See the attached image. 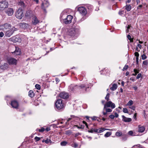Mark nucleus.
<instances>
[{
    "mask_svg": "<svg viewBox=\"0 0 148 148\" xmlns=\"http://www.w3.org/2000/svg\"><path fill=\"white\" fill-rule=\"evenodd\" d=\"M115 105L114 103H113L111 101L106 102L105 104H104V106L103 108V111L105 110L106 112L103 111L102 113L104 115H106L107 113L111 112L112 111V109L115 108Z\"/></svg>",
    "mask_w": 148,
    "mask_h": 148,
    "instance_id": "obj_1",
    "label": "nucleus"
},
{
    "mask_svg": "<svg viewBox=\"0 0 148 148\" xmlns=\"http://www.w3.org/2000/svg\"><path fill=\"white\" fill-rule=\"evenodd\" d=\"M73 17L71 15H67L66 13H62L60 17L61 21L63 20V22L65 24L70 23L72 21Z\"/></svg>",
    "mask_w": 148,
    "mask_h": 148,
    "instance_id": "obj_2",
    "label": "nucleus"
},
{
    "mask_svg": "<svg viewBox=\"0 0 148 148\" xmlns=\"http://www.w3.org/2000/svg\"><path fill=\"white\" fill-rule=\"evenodd\" d=\"M83 89L85 91H86V87L84 85V84H82L80 86L77 85H74L73 84H71L69 86L68 90L71 92H74L76 91L77 89Z\"/></svg>",
    "mask_w": 148,
    "mask_h": 148,
    "instance_id": "obj_3",
    "label": "nucleus"
},
{
    "mask_svg": "<svg viewBox=\"0 0 148 148\" xmlns=\"http://www.w3.org/2000/svg\"><path fill=\"white\" fill-rule=\"evenodd\" d=\"M56 108L58 110H63L65 107V105L61 99L57 100L55 104Z\"/></svg>",
    "mask_w": 148,
    "mask_h": 148,
    "instance_id": "obj_4",
    "label": "nucleus"
},
{
    "mask_svg": "<svg viewBox=\"0 0 148 148\" xmlns=\"http://www.w3.org/2000/svg\"><path fill=\"white\" fill-rule=\"evenodd\" d=\"M16 16L19 19H21L23 16V10L21 8H19L16 13Z\"/></svg>",
    "mask_w": 148,
    "mask_h": 148,
    "instance_id": "obj_5",
    "label": "nucleus"
},
{
    "mask_svg": "<svg viewBox=\"0 0 148 148\" xmlns=\"http://www.w3.org/2000/svg\"><path fill=\"white\" fill-rule=\"evenodd\" d=\"M78 10L79 13L83 16H85L87 14L86 8L84 7H80L78 8Z\"/></svg>",
    "mask_w": 148,
    "mask_h": 148,
    "instance_id": "obj_6",
    "label": "nucleus"
},
{
    "mask_svg": "<svg viewBox=\"0 0 148 148\" xmlns=\"http://www.w3.org/2000/svg\"><path fill=\"white\" fill-rule=\"evenodd\" d=\"M8 3L6 1H1L0 2V10H3L8 7Z\"/></svg>",
    "mask_w": 148,
    "mask_h": 148,
    "instance_id": "obj_7",
    "label": "nucleus"
},
{
    "mask_svg": "<svg viewBox=\"0 0 148 148\" xmlns=\"http://www.w3.org/2000/svg\"><path fill=\"white\" fill-rule=\"evenodd\" d=\"M16 30V28L14 27H13L11 29L6 32H5V35L6 36L10 37L13 33Z\"/></svg>",
    "mask_w": 148,
    "mask_h": 148,
    "instance_id": "obj_8",
    "label": "nucleus"
},
{
    "mask_svg": "<svg viewBox=\"0 0 148 148\" xmlns=\"http://www.w3.org/2000/svg\"><path fill=\"white\" fill-rule=\"evenodd\" d=\"M59 96L61 98L65 99L68 98L69 95L68 93L65 92H62L59 94Z\"/></svg>",
    "mask_w": 148,
    "mask_h": 148,
    "instance_id": "obj_9",
    "label": "nucleus"
},
{
    "mask_svg": "<svg viewBox=\"0 0 148 148\" xmlns=\"http://www.w3.org/2000/svg\"><path fill=\"white\" fill-rule=\"evenodd\" d=\"M8 61L9 64L10 65H16L17 62V60L13 58L8 59Z\"/></svg>",
    "mask_w": 148,
    "mask_h": 148,
    "instance_id": "obj_10",
    "label": "nucleus"
},
{
    "mask_svg": "<svg viewBox=\"0 0 148 148\" xmlns=\"http://www.w3.org/2000/svg\"><path fill=\"white\" fill-rule=\"evenodd\" d=\"M49 5V4L48 1L43 2L42 3L41 5V8L43 10L44 12H46V9L47 8Z\"/></svg>",
    "mask_w": 148,
    "mask_h": 148,
    "instance_id": "obj_11",
    "label": "nucleus"
},
{
    "mask_svg": "<svg viewBox=\"0 0 148 148\" xmlns=\"http://www.w3.org/2000/svg\"><path fill=\"white\" fill-rule=\"evenodd\" d=\"M11 25L9 23H5L0 26V27L3 29H9L11 27Z\"/></svg>",
    "mask_w": 148,
    "mask_h": 148,
    "instance_id": "obj_12",
    "label": "nucleus"
},
{
    "mask_svg": "<svg viewBox=\"0 0 148 148\" xmlns=\"http://www.w3.org/2000/svg\"><path fill=\"white\" fill-rule=\"evenodd\" d=\"M12 53L15 56H18L21 54V50L18 47H15V51Z\"/></svg>",
    "mask_w": 148,
    "mask_h": 148,
    "instance_id": "obj_13",
    "label": "nucleus"
},
{
    "mask_svg": "<svg viewBox=\"0 0 148 148\" xmlns=\"http://www.w3.org/2000/svg\"><path fill=\"white\" fill-rule=\"evenodd\" d=\"M34 12L31 10H28L25 13V17L27 18H30L32 17L34 15Z\"/></svg>",
    "mask_w": 148,
    "mask_h": 148,
    "instance_id": "obj_14",
    "label": "nucleus"
},
{
    "mask_svg": "<svg viewBox=\"0 0 148 148\" xmlns=\"http://www.w3.org/2000/svg\"><path fill=\"white\" fill-rule=\"evenodd\" d=\"M77 32V30L75 29L71 28L69 30V34L71 36H74L76 34Z\"/></svg>",
    "mask_w": 148,
    "mask_h": 148,
    "instance_id": "obj_15",
    "label": "nucleus"
},
{
    "mask_svg": "<svg viewBox=\"0 0 148 148\" xmlns=\"http://www.w3.org/2000/svg\"><path fill=\"white\" fill-rule=\"evenodd\" d=\"M5 13L8 16L12 15L14 13V11L12 8H8L5 11Z\"/></svg>",
    "mask_w": 148,
    "mask_h": 148,
    "instance_id": "obj_16",
    "label": "nucleus"
},
{
    "mask_svg": "<svg viewBox=\"0 0 148 148\" xmlns=\"http://www.w3.org/2000/svg\"><path fill=\"white\" fill-rule=\"evenodd\" d=\"M11 105L13 108L16 109H17L18 106V103L15 100L11 101Z\"/></svg>",
    "mask_w": 148,
    "mask_h": 148,
    "instance_id": "obj_17",
    "label": "nucleus"
},
{
    "mask_svg": "<svg viewBox=\"0 0 148 148\" xmlns=\"http://www.w3.org/2000/svg\"><path fill=\"white\" fill-rule=\"evenodd\" d=\"M39 23V20L37 18L36 16H34L33 18L32 21V24L34 25H36Z\"/></svg>",
    "mask_w": 148,
    "mask_h": 148,
    "instance_id": "obj_18",
    "label": "nucleus"
},
{
    "mask_svg": "<svg viewBox=\"0 0 148 148\" xmlns=\"http://www.w3.org/2000/svg\"><path fill=\"white\" fill-rule=\"evenodd\" d=\"M122 120L125 122H130L132 121V119L130 118H128L125 117L124 115L122 116Z\"/></svg>",
    "mask_w": 148,
    "mask_h": 148,
    "instance_id": "obj_19",
    "label": "nucleus"
},
{
    "mask_svg": "<svg viewBox=\"0 0 148 148\" xmlns=\"http://www.w3.org/2000/svg\"><path fill=\"white\" fill-rule=\"evenodd\" d=\"M145 127L144 126H139L138 131L139 132L142 133L145 130Z\"/></svg>",
    "mask_w": 148,
    "mask_h": 148,
    "instance_id": "obj_20",
    "label": "nucleus"
},
{
    "mask_svg": "<svg viewBox=\"0 0 148 148\" xmlns=\"http://www.w3.org/2000/svg\"><path fill=\"white\" fill-rule=\"evenodd\" d=\"M8 67V65L7 63H5L4 64L0 66V68L1 69L5 70L7 69Z\"/></svg>",
    "mask_w": 148,
    "mask_h": 148,
    "instance_id": "obj_21",
    "label": "nucleus"
},
{
    "mask_svg": "<svg viewBox=\"0 0 148 148\" xmlns=\"http://www.w3.org/2000/svg\"><path fill=\"white\" fill-rule=\"evenodd\" d=\"M112 86L110 88L111 90L112 91H114L117 89V86L116 84H112Z\"/></svg>",
    "mask_w": 148,
    "mask_h": 148,
    "instance_id": "obj_22",
    "label": "nucleus"
},
{
    "mask_svg": "<svg viewBox=\"0 0 148 148\" xmlns=\"http://www.w3.org/2000/svg\"><path fill=\"white\" fill-rule=\"evenodd\" d=\"M18 5L22 8H24L25 7V5L23 1H21L18 2Z\"/></svg>",
    "mask_w": 148,
    "mask_h": 148,
    "instance_id": "obj_23",
    "label": "nucleus"
},
{
    "mask_svg": "<svg viewBox=\"0 0 148 148\" xmlns=\"http://www.w3.org/2000/svg\"><path fill=\"white\" fill-rule=\"evenodd\" d=\"M122 135V132L120 131H117L115 133V135L117 137H120Z\"/></svg>",
    "mask_w": 148,
    "mask_h": 148,
    "instance_id": "obj_24",
    "label": "nucleus"
},
{
    "mask_svg": "<svg viewBox=\"0 0 148 148\" xmlns=\"http://www.w3.org/2000/svg\"><path fill=\"white\" fill-rule=\"evenodd\" d=\"M29 96L31 97H33L34 96V94L33 91L30 90L29 92Z\"/></svg>",
    "mask_w": 148,
    "mask_h": 148,
    "instance_id": "obj_25",
    "label": "nucleus"
},
{
    "mask_svg": "<svg viewBox=\"0 0 148 148\" xmlns=\"http://www.w3.org/2000/svg\"><path fill=\"white\" fill-rule=\"evenodd\" d=\"M42 142H45L47 144L49 142H51V141L50 139L48 138H47L46 140L43 139L42 140Z\"/></svg>",
    "mask_w": 148,
    "mask_h": 148,
    "instance_id": "obj_26",
    "label": "nucleus"
},
{
    "mask_svg": "<svg viewBox=\"0 0 148 148\" xmlns=\"http://www.w3.org/2000/svg\"><path fill=\"white\" fill-rule=\"evenodd\" d=\"M125 9L127 11H129L131 9V6L129 5H126L125 6Z\"/></svg>",
    "mask_w": 148,
    "mask_h": 148,
    "instance_id": "obj_27",
    "label": "nucleus"
},
{
    "mask_svg": "<svg viewBox=\"0 0 148 148\" xmlns=\"http://www.w3.org/2000/svg\"><path fill=\"white\" fill-rule=\"evenodd\" d=\"M112 134V132H107L104 135V136L106 137H108L110 136Z\"/></svg>",
    "mask_w": 148,
    "mask_h": 148,
    "instance_id": "obj_28",
    "label": "nucleus"
},
{
    "mask_svg": "<svg viewBox=\"0 0 148 148\" xmlns=\"http://www.w3.org/2000/svg\"><path fill=\"white\" fill-rule=\"evenodd\" d=\"M127 138V135L126 134H123V135L122 140L123 141L126 140Z\"/></svg>",
    "mask_w": 148,
    "mask_h": 148,
    "instance_id": "obj_29",
    "label": "nucleus"
},
{
    "mask_svg": "<svg viewBox=\"0 0 148 148\" xmlns=\"http://www.w3.org/2000/svg\"><path fill=\"white\" fill-rule=\"evenodd\" d=\"M98 133H101L105 131V128H101L98 129Z\"/></svg>",
    "mask_w": 148,
    "mask_h": 148,
    "instance_id": "obj_30",
    "label": "nucleus"
},
{
    "mask_svg": "<svg viewBox=\"0 0 148 148\" xmlns=\"http://www.w3.org/2000/svg\"><path fill=\"white\" fill-rule=\"evenodd\" d=\"M127 37L131 42H133V39L131 38V36L130 35L128 34L127 36Z\"/></svg>",
    "mask_w": 148,
    "mask_h": 148,
    "instance_id": "obj_31",
    "label": "nucleus"
},
{
    "mask_svg": "<svg viewBox=\"0 0 148 148\" xmlns=\"http://www.w3.org/2000/svg\"><path fill=\"white\" fill-rule=\"evenodd\" d=\"M71 146L73 147L76 148L78 146V145L76 143H74L73 144H72Z\"/></svg>",
    "mask_w": 148,
    "mask_h": 148,
    "instance_id": "obj_32",
    "label": "nucleus"
},
{
    "mask_svg": "<svg viewBox=\"0 0 148 148\" xmlns=\"http://www.w3.org/2000/svg\"><path fill=\"white\" fill-rule=\"evenodd\" d=\"M67 142L66 141H64L61 142L60 145L62 146H65L67 144Z\"/></svg>",
    "mask_w": 148,
    "mask_h": 148,
    "instance_id": "obj_33",
    "label": "nucleus"
},
{
    "mask_svg": "<svg viewBox=\"0 0 148 148\" xmlns=\"http://www.w3.org/2000/svg\"><path fill=\"white\" fill-rule=\"evenodd\" d=\"M109 95H110L109 93H108L107 94V95H106V97H105V99L106 100H107V102L109 101L108 100L109 99Z\"/></svg>",
    "mask_w": 148,
    "mask_h": 148,
    "instance_id": "obj_34",
    "label": "nucleus"
},
{
    "mask_svg": "<svg viewBox=\"0 0 148 148\" xmlns=\"http://www.w3.org/2000/svg\"><path fill=\"white\" fill-rule=\"evenodd\" d=\"M133 101L132 100H130L127 103V105L129 106H131L133 104Z\"/></svg>",
    "mask_w": 148,
    "mask_h": 148,
    "instance_id": "obj_35",
    "label": "nucleus"
},
{
    "mask_svg": "<svg viewBox=\"0 0 148 148\" xmlns=\"http://www.w3.org/2000/svg\"><path fill=\"white\" fill-rule=\"evenodd\" d=\"M12 41L14 42H16L18 41V39L16 37H13L12 38Z\"/></svg>",
    "mask_w": 148,
    "mask_h": 148,
    "instance_id": "obj_36",
    "label": "nucleus"
},
{
    "mask_svg": "<svg viewBox=\"0 0 148 148\" xmlns=\"http://www.w3.org/2000/svg\"><path fill=\"white\" fill-rule=\"evenodd\" d=\"M71 134V132L69 130H67V131H66L65 134L66 135H70Z\"/></svg>",
    "mask_w": 148,
    "mask_h": 148,
    "instance_id": "obj_37",
    "label": "nucleus"
},
{
    "mask_svg": "<svg viewBox=\"0 0 148 148\" xmlns=\"http://www.w3.org/2000/svg\"><path fill=\"white\" fill-rule=\"evenodd\" d=\"M128 134L129 135L132 136H134L135 135L133 132L132 131H129L128 132Z\"/></svg>",
    "mask_w": 148,
    "mask_h": 148,
    "instance_id": "obj_38",
    "label": "nucleus"
},
{
    "mask_svg": "<svg viewBox=\"0 0 148 148\" xmlns=\"http://www.w3.org/2000/svg\"><path fill=\"white\" fill-rule=\"evenodd\" d=\"M76 126L79 129H83L84 128V126L82 125H80L79 126L76 125Z\"/></svg>",
    "mask_w": 148,
    "mask_h": 148,
    "instance_id": "obj_39",
    "label": "nucleus"
},
{
    "mask_svg": "<svg viewBox=\"0 0 148 148\" xmlns=\"http://www.w3.org/2000/svg\"><path fill=\"white\" fill-rule=\"evenodd\" d=\"M123 112L125 113H128V110L125 108L123 109Z\"/></svg>",
    "mask_w": 148,
    "mask_h": 148,
    "instance_id": "obj_40",
    "label": "nucleus"
},
{
    "mask_svg": "<svg viewBox=\"0 0 148 148\" xmlns=\"http://www.w3.org/2000/svg\"><path fill=\"white\" fill-rule=\"evenodd\" d=\"M36 88L38 90H40V86L38 84H36L35 86Z\"/></svg>",
    "mask_w": 148,
    "mask_h": 148,
    "instance_id": "obj_41",
    "label": "nucleus"
},
{
    "mask_svg": "<svg viewBox=\"0 0 148 148\" xmlns=\"http://www.w3.org/2000/svg\"><path fill=\"white\" fill-rule=\"evenodd\" d=\"M128 68V66L127 65H125L124 67L123 68V69H122L123 71H124L125 70H127Z\"/></svg>",
    "mask_w": 148,
    "mask_h": 148,
    "instance_id": "obj_42",
    "label": "nucleus"
},
{
    "mask_svg": "<svg viewBox=\"0 0 148 148\" xmlns=\"http://www.w3.org/2000/svg\"><path fill=\"white\" fill-rule=\"evenodd\" d=\"M45 130V129L43 128L42 127L41 129L38 130V131L40 132H43Z\"/></svg>",
    "mask_w": 148,
    "mask_h": 148,
    "instance_id": "obj_43",
    "label": "nucleus"
},
{
    "mask_svg": "<svg viewBox=\"0 0 148 148\" xmlns=\"http://www.w3.org/2000/svg\"><path fill=\"white\" fill-rule=\"evenodd\" d=\"M141 56L142 59L143 60H145L147 58V56L145 54H143Z\"/></svg>",
    "mask_w": 148,
    "mask_h": 148,
    "instance_id": "obj_44",
    "label": "nucleus"
},
{
    "mask_svg": "<svg viewBox=\"0 0 148 148\" xmlns=\"http://www.w3.org/2000/svg\"><path fill=\"white\" fill-rule=\"evenodd\" d=\"M131 26L130 25H128L127 27V29L126 30V32L127 33H129V29L130 28Z\"/></svg>",
    "mask_w": 148,
    "mask_h": 148,
    "instance_id": "obj_45",
    "label": "nucleus"
},
{
    "mask_svg": "<svg viewBox=\"0 0 148 148\" xmlns=\"http://www.w3.org/2000/svg\"><path fill=\"white\" fill-rule=\"evenodd\" d=\"M148 62L147 60H145L143 62V64L145 65H147L148 64Z\"/></svg>",
    "mask_w": 148,
    "mask_h": 148,
    "instance_id": "obj_46",
    "label": "nucleus"
},
{
    "mask_svg": "<svg viewBox=\"0 0 148 148\" xmlns=\"http://www.w3.org/2000/svg\"><path fill=\"white\" fill-rule=\"evenodd\" d=\"M109 117L112 119H113L115 117V116L114 115L110 114L109 116Z\"/></svg>",
    "mask_w": 148,
    "mask_h": 148,
    "instance_id": "obj_47",
    "label": "nucleus"
},
{
    "mask_svg": "<svg viewBox=\"0 0 148 148\" xmlns=\"http://www.w3.org/2000/svg\"><path fill=\"white\" fill-rule=\"evenodd\" d=\"M35 139L36 141H38L40 140V138L36 136L35 138Z\"/></svg>",
    "mask_w": 148,
    "mask_h": 148,
    "instance_id": "obj_48",
    "label": "nucleus"
},
{
    "mask_svg": "<svg viewBox=\"0 0 148 148\" xmlns=\"http://www.w3.org/2000/svg\"><path fill=\"white\" fill-rule=\"evenodd\" d=\"M4 33H3V32H0V37H3L4 36Z\"/></svg>",
    "mask_w": 148,
    "mask_h": 148,
    "instance_id": "obj_49",
    "label": "nucleus"
},
{
    "mask_svg": "<svg viewBox=\"0 0 148 148\" xmlns=\"http://www.w3.org/2000/svg\"><path fill=\"white\" fill-rule=\"evenodd\" d=\"M71 118H69L67 120V121H69L70 120H71V119L72 118H74L75 117V116L74 115H71Z\"/></svg>",
    "mask_w": 148,
    "mask_h": 148,
    "instance_id": "obj_50",
    "label": "nucleus"
},
{
    "mask_svg": "<svg viewBox=\"0 0 148 148\" xmlns=\"http://www.w3.org/2000/svg\"><path fill=\"white\" fill-rule=\"evenodd\" d=\"M134 71L135 73H136V74L138 73L139 72V70H137V69H134Z\"/></svg>",
    "mask_w": 148,
    "mask_h": 148,
    "instance_id": "obj_51",
    "label": "nucleus"
},
{
    "mask_svg": "<svg viewBox=\"0 0 148 148\" xmlns=\"http://www.w3.org/2000/svg\"><path fill=\"white\" fill-rule=\"evenodd\" d=\"M141 76V73H139L137 75L136 77V79H138Z\"/></svg>",
    "mask_w": 148,
    "mask_h": 148,
    "instance_id": "obj_52",
    "label": "nucleus"
},
{
    "mask_svg": "<svg viewBox=\"0 0 148 148\" xmlns=\"http://www.w3.org/2000/svg\"><path fill=\"white\" fill-rule=\"evenodd\" d=\"M91 119L93 120H96L97 119V117L95 116H94L91 117Z\"/></svg>",
    "mask_w": 148,
    "mask_h": 148,
    "instance_id": "obj_53",
    "label": "nucleus"
},
{
    "mask_svg": "<svg viewBox=\"0 0 148 148\" xmlns=\"http://www.w3.org/2000/svg\"><path fill=\"white\" fill-rule=\"evenodd\" d=\"M88 132L89 133H93L94 132L93 129L92 128V129H91L90 130H88Z\"/></svg>",
    "mask_w": 148,
    "mask_h": 148,
    "instance_id": "obj_54",
    "label": "nucleus"
},
{
    "mask_svg": "<svg viewBox=\"0 0 148 148\" xmlns=\"http://www.w3.org/2000/svg\"><path fill=\"white\" fill-rule=\"evenodd\" d=\"M135 56L136 57H138L139 56V54L137 52H135L134 53Z\"/></svg>",
    "mask_w": 148,
    "mask_h": 148,
    "instance_id": "obj_55",
    "label": "nucleus"
},
{
    "mask_svg": "<svg viewBox=\"0 0 148 148\" xmlns=\"http://www.w3.org/2000/svg\"><path fill=\"white\" fill-rule=\"evenodd\" d=\"M83 123L84 124H85L86 126V127L88 128V125H87V123L86 121H83Z\"/></svg>",
    "mask_w": 148,
    "mask_h": 148,
    "instance_id": "obj_56",
    "label": "nucleus"
},
{
    "mask_svg": "<svg viewBox=\"0 0 148 148\" xmlns=\"http://www.w3.org/2000/svg\"><path fill=\"white\" fill-rule=\"evenodd\" d=\"M114 116L115 117H116V118H117L119 116V114H118L117 113L115 112L114 113Z\"/></svg>",
    "mask_w": 148,
    "mask_h": 148,
    "instance_id": "obj_57",
    "label": "nucleus"
},
{
    "mask_svg": "<svg viewBox=\"0 0 148 148\" xmlns=\"http://www.w3.org/2000/svg\"><path fill=\"white\" fill-rule=\"evenodd\" d=\"M98 129H93L94 132L95 133H98Z\"/></svg>",
    "mask_w": 148,
    "mask_h": 148,
    "instance_id": "obj_58",
    "label": "nucleus"
},
{
    "mask_svg": "<svg viewBox=\"0 0 148 148\" xmlns=\"http://www.w3.org/2000/svg\"><path fill=\"white\" fill-rule=\"evenodd\" d=\"M114 130V129H109L107 128H105V131L106 130H110V131H113Z\"/></svg>",
    "mask_w": 148,
    "mask_h": 148,
    "instance_id": "obj_59",
    "label": "nucleus"
},
{
    "mask_svg": "<svg viewBox=\"0 0 148 148\" xmlns=\"http://www.w3.org/2000/svg\"><path fill=\"white\" fill-rule=\"evenodd\" d=\"M129 108L133 110H134L135 109V107L134 106H132L131 107H130Z\"/></svg>",
    "mask_w": 148,
    "mask_h": 148,
    "instance_id": "obj_60",
    "label": "nucleus"
},
{
    "mask_svg": "<svg viewBox=\"0 0 148 148\" xmlns=\"http://www.w3.org/2000/svg\"><path fill=\"white\" fill-rule=\"evenodd\" d=\"M134 146H136L137 147L140 148L141 147V145L140 144H138L136 145H135Z\"/></svg>",
    "mask_w": 148,
    "mask_h": 148,
    "instance_id": "obj_61",
    "label": "nucleus"
},
{
    "mask_svg": "<svg viewBox=\"0 0 148 148\" xmlns=\"http://www.w3.org/2000/svg\"><path fill=\"white\" fill-rule=\"evenodd\" d=\"M137 47L140 49L142 47V45L140 44H138L137 45Z\"/></svg>",
    "mask_w": 148,
    "mask_h": 148,
    "instance_id": "obj_62",
    "label": "nucleus"
},
{
    "mask_svg": "<svg viewBox=\"0 0 148 148\" xmlns=\"http://www.w3.org/2000/svg\"><path fill=\"white\" fill-rule=\"evenodd\" d=\"M55 80H56V82L57 83L59 82L60 81L59 79L57 78H56Z\"/></svg>",
    "mask_w": 148,
    "mask_h": 148,
    "instance_id": "obj_63",
    "label": "nucleus"
},
{
    "mask_svg": "<svg viewBox=\"0 0 148 148\" xmlns=\"http://www.w3.org/2000/svg\"><path fill=\"white\" fill-rule=\"evenodd\" d=\"M136 2L137 4H138L140 3V0H136Z\"/></svg>",
    "mask_w": 148,
    "mask_h": 148,
    "instance_id": "obj_64",
    "label": "nucleus"
}]
</instances>
